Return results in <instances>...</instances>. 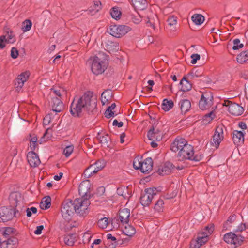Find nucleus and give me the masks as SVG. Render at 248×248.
Wrapping results in <instances>:
<instances>
[{
	"label": "nucleus",
	"instance_id": "34",
	"mask_svg": "<svg viewBox=\"0 0 248 248\" xmlns=\"http://www.w3.org/2000/svg\"><path fill=\"white\" fill-rule=\"evenodd\" d=\"M117 193L118 195L123 196L124 199H128L131 195L128 188L125 187L118 188L117 190Z\"/></svg>",
	"mask_w": 248,
	"mask_h": 248
},
{
	"label": "nucleus",
	"instance_id": "1",
	"mask_svg": "<svg viewBox=\"0 0 248 248\" xmlns=\"http://www.w3.org/2000/svg\"><path fill=\"white\" fill-rule=\"evenodd\" d=\"M96 106V101L93 98V93L87 92L81 96L74 98L70 106V112L74 116H78L83 110L92 111Z\"/></svg>",
	"mask_w": 248,
	"mask_h": 248
},
{
	"label": "nucleus",
	"instance_id": "42",
	"mask_svg": "<svg viewBox=\"0 0 248 248\" xmlns=\"http://www.w3.org/2000/svg\"><path fill=\"white\" fill-rule=\"evenodd\" d=\"M109 222L107 217H104L99 219L97 225L101 229H105L107 228Z\"/></svg>",
	"mask_w": 248,
	"mask_h": 248
},
{
	"label": "nucleus",
	"instance_id": "19",
	"mask_svg": "<svg viewBox=\"0 0 248 248\" xmlns=\"http://www.w3.org/2000/svg\"><path fill=\"white\" fill-rule=\"evenodd\" d=\"M102 45L104 48L109 53L116 52L119 49V44L117 42L108 40L103 43Z\"/></svg>",
	"mask_w": 248,
	"mask_h": 248
},
{
	"label": "nucleus",
	"instance_id": "7",
	"mask_svg": "<svg viewBox=\"0 0 248 248\" xmlns=\"http://www.w3.org/2000/svg\"><path fill=\"white\" fill-rule=\"evenodd\" d=\"M74 201L66 200L64 201L61 208V214L63 218L67 220L70 219L75 212Z\"/></svg>",
	"mask_w": 248,
	"mask_h": 248
},
{
	"label": "nucleus",
	"instance_id": "31",
	"mask_svg": "<svg viewBox=\"0 0 248 248\" xmlns=\"http://www.w3.org/2000/svg\"><path fill=\"white\" fill-rule=\"evenodd\" d=\"M76 234H69L64 237V243L69 246H73L76 240Z\"/></svg>",
	"mask_w": 248,
	"mask_h": 248
},
{
	"label": "nucleus",
	"instance_id": "49",
	"mask_svg": "<svg viewBox=\"0 0 248 248\" xmlns=\"http://www.w3.org/2000/svg\"><path fill=\"white\" fill-rule=\"evenodd\" d=\"M113 109L108 108L104 113L105 117L108 119H109L110 118L114 117V116H115L117 115V114L115 113L114 111H113Z\"/></svg>",
	"mask_w": 248,
	"mask_h": 248
},
{
	"label": "nucleus",
	"instance_id": "55",
	"mask_svg": "<svg viewBox=\"0 0 248 248\" xmlns=\"http://www.w3.org/2000/svg\"><path fill=\"white\" fill-rule=\"evenodd\" d=\"M105 161L104 160H99L95 163L92 164V165L95 166V167H98L100 169H102L105 166Z\"/></svg>",
	"mask_w": 248,
	"mask_h": 248
},
{
	"label": "nucleus",
	"instance_id": "62",
	"mask_svg": "<svg viewBox=\"0 0 248 248\" xmlns=\"http://www.w3.org/2000/svg\"><path fill=\"white\" fill-rule=\"evenodd\" d=\"M43 229H44L43 225H40V226H37L36 229L34 231V232L36 235L41 234Z\"/></svg>",
	"mask_w": 248,
	"mask_h": 248
},
{
	"label": "nucleus",
	"instance_id": "11",
	"mask_svg": "<svg viewBox=\"0 0 248 248\" xmlns=\"http://www.w3.org/2000/svg\"><path fill=\"white\" fill-rule=\"evenodd\" d=\"M213 97L208 93L203 94L199 103V106L201 109L205 110L210 108L213 104Z\"/></svg>",
	"mask_w": 248,
	"mask_h": 248
},
{
	"label": "nucleus",
	"instance_id": "30",
	"mask_svg": "<svg viewBox=\"0 0 248 248\" xmlns=\"http://www.w3.org/2000/svg\"><path fill=\"white\" fill-rule=\"evenodd\" d=\"M123 233L129 236V237H132L133 235H134L136 233V230L131 225H129L128 223L125 224V226H124V228L123 229Z\"/></svg>",
	"mask_w": 248,
	"mask_h": 248
},
{
	"label": "nucleus",
	"instance_id": "10",
	"mask_svg": "<svg viewBox=\"0 0 248 248\" xmlns=\"http://www.w3.org/2000/svg\"><path fill=\"white\" fill-rule=\"evenodd\" d=\"M224 240L228 244L233 245L237 247L241 244L243 237L232 232H228L224 235Z\"/></svg>",
	"mask_w": 248,
	"mask_h": 248
},
{
	"label": "nucleus",
	"instance_id": "5",
	"mask_svg": "<svg viewBox=\"0 0 248 248\" xmlns=\"http://www.w3.org/2000/svg\"><path fill=\"white\" fill-rule=\"evenodd\" d=\"M214 230L213 224L206 226L202 232L198 234L197 240L191 243L190 248H200L201 246L208 241L209 235L211 234Z\"/></svg>",
	"mask_w": 248,
	"mask_h": 248
},
{
	"label": "nucleus",
	"instance_id": "50",
	"mask_svg": "<svg viewBox=\"0 0 248 248\" xmlns=\"http://www.w3.org/2000/svg\"><path fill=\"white\" fill-rule=\"evenodd\" d=\"M131 19L132 21L136 24H139L142 20V18L137 13L136 14L134 15L133 14L131 15Z\"/></svg>",
	"mask_w": 248,
	"mask_h": 248
},
{
	"label": "nucleus",
	"instance_id": "52",
	"mask_svg": "<svg viewBox=\"0 0 248 248\" xmlns=\"http://www.w3.org/2000/svg\"><path fill=\"white\" fill-rule=\"evenodd\" d=\"M163 204L164 202L162 200H158L154 207L155 210L158 212L161 211L162 209Z\"/></svg>",
	"mask_w": 248,
	"mask_h": 248
},
{
	"label": "nucleus",
	"instance_id": "41",
	"mask_svg": "<svg viewBox=\"0 0 248 248\" xmlns=\"http://www.w3.org/2000/svg\"><path fill=\"white\" fill-rule=\"evenodd\" d=\"M110 14L112 17L115 20H118L121 16V12L118 7H113L110 11Z\"/></svg>",
	"mask_w": 248,
	"mask_h": 248
},
{
	"label": "nucleus",
	"instance_id": "47",
	"mask_svg": "<svg viewBox=\"0 0 248 248\" xmlns=\"http://www.w3.org/2000/svg\"><path fill=\"white\" fill-rule=\"evenodd\" d=\"M50 93L51 94H54L57 96L61 97L62 95L65 93V92L63 89H55L54 88H51Z\"/></svg>",
	"mask_w": 248,
	"mask_h": 248
},
{
	"label": "nucleus",
	"instance_id": "64",
	"mask_svg": "<svg viewBox=\"0 0 248 248\" xmlns=\"http://www.w3.org/2000/svg\"><path fill=\"white\" fill-rule=\"evenodd\" d=\"M113 126H117L118 127H121L123 125V123L122 122H119L117 120H114L113 122Z\"/></svg>",
	"mask_w": 248,
	"mask_h": 248
},
{
	"label": "nucleus",
	"instance_id": "57",
	"mask_svg": "<svg viewBox=\"0 0 248 248\" xmlns=\"http://www.w3.org/2000/svg\"><path fill=\"white\" fill-rule=\"evenodd\" d=\"M200 55L198 54H193L191 55V63L192 64H195L197 62V60H200Z\"/></svg>",
	"mask_w": 248,
	"mask_h": 248
},
{
	"label": "nucleus",
	"instance_id": "54",
	"mask_svg": "<svg viewBox=\"0 0 248 248\" xmlns=\"http://www.w3.org/2000/svg\"><path fill=\"white\" fill-rule=\"evenodd\" d=\"M50 130V128H47L46 130V132H45V133L43 135V136L41 138V139L39 141L40 144H41L43 142L45 141L46 140H47L50 137L51 134H49V135H48V131Z\"/></svg>",
	"mask_w": 248,
	"mask_h": 248
},
{
	"label": "nucleus",
	"instance_id": "16",
	"mask_svg": "<svg viewBox=\"0 0 248 248\" xmlns=\"http://www.w3.org/2000/svg\"><path fill=\"white\" fill-rule=\"evenodd\" d=\"M223 138V131L222 126H218L213 136L212 145L217 148Z\"/></svg>",
	"mask_w": 248,
	"mask_h": 248
},
{
	"label": "nucleus",
	"instance_id": "44",
	"mask_svg": "<svg viewBox=\"0 0 248 248\" xmlns=\"http://www.w3.org/2000/svg\"><path fill=\"white\" fill-rule=\"evenodd\" d=\"M32 26V23L30 20L27 19L23 22V26L22 30L23 32H27L29 31Z\"/></svg>",
	"mask_w": 248,
	"mask_h": 248
},
{
	"label": "nucleus",
	"instance_id": "27",
	"mask_svg": "<svg viewBox=\"0 0 248 248\" xmlns=\"http://www.w3.org/2000/svg\"><path fill=\"white\" fill-rule=\"evenodd\" d=\"M134 7L139 10L145 9L147 5L146 0H131Z\"/></svg>",
	"mask_w": 248,
	"mask_h": 248
},
{
	"label": "nucleus",
	"instance_id": "13",
	"mask_svg": "<svg viewBox=\"0 0 248 248\" xmlns=\"http://www.w3.org/2000/svg\"><path fill=\"white\" fill-rule=\"evenodd\" d=\"M228 108V112L234 116H239L244 112V108L236 103L228 102L225 105Z\"/></svg>",
	"mask_w": 248,
	"mask_h": 248
},
{
	"label": "nucleus",
	"instance_id": "36",
	"mask_svg": "<svg viewBox=\"0 0 248 248\" xmlns=\"http://www.w3.org/2000/svg\"><path fill=\"white\" fill-rule=\"evenodd\" d=\"M51 205V198L50 197H44L40 204V207L42 209L46 210L50 207Z\"/></svg>",
	"mask_w": 248,
	"mask_h": 248
},
{
	"label": "nucleus",
	"instance_id": "23",
	"mask_svg": "<svg viewBox=\"0 0 248 248\" xmlns=\"http://www.w3.org/2000/svg\"><path fill=\"white\" fill-rule=\"evenodd\" d=\"M101 170L102 169L99 167L91 165L85 170L84 172V176L88 178H90Z\"/></svg>",
	"mask_w": 248,
	"mask_h": 248
},
{
	"label": "nucleus",
	"instance_id": "18",
	"mask_svg": "<svg viewBox=\"0 0 248 248\" xmlns=\"http://www.w3.org/2000/svg\"><path fill=\"white\" fill-rule=\"evenodd\" d=\"M27 157L29 164L32 167H36L40 163L38 155L33 152H29Z\"/></svg>",
	"mask_w": 248,
	"mask_h": 248
},
{
	"label": "nucleus",
	"instance_id": "20",
	"mask_svg": "<svg viewBox=\"0 0 248 248\" xmlns=\"http://www.w3.org/2000/svg\"><path fill=\"white\" fill-rule=\"evenodd\" d=\"M130 216V210L124 208L120 211L119 218L123 224H127L129 221Z\"/></svg>",
	"mask_w": 248,
	"mask_h": 248
},
{
	"label": "nucleus",
	"instance_id": "12",
	"mask_svg": "<svg viewBox=\"0 0 248 248\" xmlns=\"http://www.w3.org/2000/svg\"><path fill=\"white\" fill-rule=\"evenodd\" d=\"M91 185L89 181L82 182L79 186V193L81 196V198H89L91 196L90 193Z\"/></svg>",
	"mask_w": 248,
	"mask_h": 248
},
{
	"label": "nucleus",
	"instance_id": "63",
	"mask_svg": "<svg viewBox=\"0 0 248 248\" xmlns=\"http://www.w3.org/2000/svg\"><path fill=\"white\" fill-rule=\"evenodd\" d=\"M246 224L244 223H241L238 225L237 228L236 229V231L237 232H241L244 230L246 229Z\"/></svg>",
	"mask_w": 248,
	"mask_h": 248
},
{
	"label": "nucleus",
	"instance_id": "4",
	"mask_svg": "<svg viewBox=\"0 0 248 248\" xmlns=\"http://www.w3.org/2000/svg\"><path fill=\"white\" fill-rule=\"evenodd\" d=\"M88 62L91 64V70L93 73L95 75L103 73L108 66L107 60L100 58L99 56L91 57Z\"/></svg>",
	"mask_w": 248,
	"mask_h": 248
},
{
	"label": "nucleus",
	"instance_id": "17",
	"mask_svg": "<svg viewBox=\"0 0 248 248\" xmlns=\"http://www.w3.org/2000/svg\"><path fill=\"white\" fill-rule=\"evenodd\" d=\"M50 105L52 107V112H60L63 108V104L60 98L53 97L50 102Z\"/></svg>",
	"mask_w": 248,
	"mask_h": 248
},
{
	"label": "nucleus",
	"instance_id": "40",
	"mask_svg": "<svg viewBox=\"0 0 248 248\" xmlns=\"http://www.w3.org/2000/svg\"><path fill=\"white\" fill-rule=\"evenodd\" d=\"M215 114L214 111H211L208 114L205 115L202 118V123L207 124L210 123L215 117Z\"/></svg>",
	"mask_w": 248,
	"mask_h": 248
},
{
	"label": "nucleus",
	"instance_id": "22",
	"mask_svg": "<svg viewBox=\"0 0 248 248\" xmlns=\"http://www.w3.org/2000/svg\"><path fill=\"white\" fill-rule=\"evenodd\" d=\"M17 243L16 238H10L6 240L1 241L0 239V248H14Z\"/></svg>",
	"mask_w": 248,
	"mask_h": 248
},
{
	"label": "nucleus",
	"instance_id": "28",
	"mask_svg": "<svg viewBox=\"0 0 248 248\" xmlns=\"http://www.w3.org/2000/svg\"><path fill=\"white\" fill-rule=\"evenodd\" d=\"M170 29L172 31H176L177 30V18L174 16H169L167 20Z\"/></svg>",
	"mask_w": 248,
	"mask_h": 248
},
{
	"label": "nucleus",
	"instance_id": "43",
	"mask_svg": "<svg viewBox=\"0 0 248 248\" xmlns=\"http://www.w3.org/2000/svg\"><path fill=\"white\" fill-rule=\"evenodd\" d=\"M142 158L137 157L134 158L133 162V167L136 170H141L142 167Z\"/></svg>",
	"mask_w": 248,
	"mask_h": 248
},
{
	"label": "nucleus",
	"instance_id": "24",
	"mask_svg": "<svg viewBox=\"0 0 248 248\" xmlns=\"http://www.w3.org/2000/svg\"><path fill=\"white\" fill-rule=\"evenodd\" d=\"M112 97V92L110 90H106L104 91L101 96V101L103 105H105L111 100Z\"/></svg>",
	"mask_w": 248,
	"mask_h": 248
},
{
	"label": "nucleus",
	"instance_id": "53",
	"mask_svg": "<svg viewBox=\"0 0 248 248\" xmlns=\"http://www.w3.org/2000/svg\"><path fill=\"white\" fill-rule=\"evenodd\" d=\"M53 112H51L50 113L46 115L43 120V124L45 125H47L50 124L52 121L51 116L53 115Z\"/></svg>",
	"mask_w": 248,
	"mask_h": 248
},
{
	"label": "nucleus",
	"instance_id": "37",
	"mask_svg": "<svg viewBox=\"0 0 248 248\" xmlns=\"http://www.w3.org/2000/svg\"><path fill=\"white\" fill-rule=\"evenodd\" d=\"M180 84L182 86L181 90L183 92L188 91L192 88L191 84L189 83V82L188 80H186L185 77L183 78Z\"/></svg>",
	"mask_w": 248,
	"mask_h": 248
},
{
	"label": "nucleus",
	"instance_id": "15",
	"mask_svg": "<svg viewBox=\"0 0 248 248\" xmlns=\"http://www.w3.org/2000/svg\"><path fill=\"white\" fill-rule=\"evenodd\" d=\"M29 72L25 71L18 76L15 82L16 88L17 91H19L21 89L25 82L29 78Z\"/></svg>",
	"mask_w": 248,
	"mask_h": 248
},
{
	"label": "nucleus",
	"instance_id": "29",
	"mask_svg": "<svg viewBox=\"0 0 248 248\" xmlns=\"http://www.w3.org/2000/svg\"><path fill=\"white\" fill-rule=\"evenodd\" d=\"M179 105L182 112L184 113L188 111L191 107L190 102L187 99L181 100L179 103Z\"/></svg>",
	"mask_w": 248,
	"mask_h": 248
},
{
	"label": "nucleus",
	"instance_id": "35",
	"mask_svg": "<svg viewBox=\"0 0 248 248\" xmlns=\"http://www.w3.org/2000/svg\"><path fill=\"white\" fill-rule=\"evenodd\" d=\"M204 17L201 14H194L191 17V20L196 25H201L204 21Z\"/></svg>",
	"mask_w": 248,
	"mask_h": 248
},
{
	"label": "nucleus",
	"instance_id": "38",
	"mask_svg": "<svg viewBox=\"0 0 248 248\" xmlns=\"http://www.w3.org/2000/svg\"><path fill=\"white\" fill-rule=\"evenodd\" d=\"M248 60V50L241 52L237 57V62L243 64Z\"/></svg>",
	"mask_w": 248,
	"mask_h": 248
},
{
	"label": "nucleus",
	"instance_id": "6",
	"mask_svg": "<svg viewBox=\"0 0 248 248\" xmlns=\"http://www.w3.org/2000/svg\"><path fill=\"white\" fill-rule=\"evenodd\" d=\"M75 213L81 217L86 216L89 212L90 201L87 198H80L74 200Z\"/></svg>",
	"mask_w": 248,
	"mask_h": 248
},
{
	"label": "nucleus",
	"instance_id": "51",
	"mask_svg": "<svg viewBox=\"0 0 248 248\" xmlns=\"http://www.w3.org/2000/svg\"><path fill=\"white\" fill-rule=\"evenodd\" d=\"M92 237V234L91 232L88 231L85 232L83 236V241L84 243H88L89 242Z\"/></svg>",
	"mask_w": 248,
	"mask_h": 248
},
{
	"label": "nucleus",
	"instance_id": "61",
	"mask_svg": "<svg viewBox=\"0 0 248 248\" xmlns=\"http://www.w3.org/2000/svg\"><path fill=\"white\" fill-rule=\"evenodd\" d=\"M117 245L116 241L107 242L106 248H115Z\"/></svg>",
	"mask_w": 248,
	"mask_h": 248
},
{
	"label": "nucleus",
	"instance_id": "2",
	"mask_svg": "<svg viewBox=\"0 0 248 248\" xmlns=\"http://www.w3.org/2000/svg\"><path fill=\"white\" fill-rule=\"evenodd\" d=\"M172 152L177 153V156L179 160L184 159L200 161L202 157V155H195L193 147L187 143V141L184 138H176L171 145Z\"/></svg>",
	"mask_w": 248,
	"mask_h": 248
},
{
	"label": "nucleus",
	"instance_id": "60",
	"mask_svg": "<svg viewBox=\"0 0 248 248\" xmlns=\"http://www.w3.org/2000/svg\"><path fill=\"white\" fill-rule=\"evenodd\" d=\"M18 56V51L16 48L13 47L11 50V56L13 59L16 58Z\"/></svg>",
	"mask_w": 248,
	"mask_h": 248
},
{
	"label": "nucleus",
	"instance_id": "56",
	"mask_svg": "<svg viewBox=\"0 0 248 248\" xmlns=\"http://www.w3.org/2000/svg\"><path fill=\"white\" fill-rule=\"evenodd\" d=\"M37 141V138L36 136H33L31 138V139L30 140L31 141V144L30 147L31 149L34 150L35 149L36 147V143Z\"/></svg>",
	"mask_w": 248,
	"mask_h": 248
},
{
	"label": "nucleus",
	"instance_id": "9",
	"mask_svg": "<svg viewBox=\"0 0 248 248\" xmlns=\"http://www.w3.org/2000/svg\"><path fill=\"white\" fill-rule=\"evenodd\" d=\"M155 188H149L146 189L145 193L140 198V203L143 206H148L153 200L154 196L157 193Z\"/></svg>",
	"mask_w": 248,
	"mask_h": 248
},
{
	"label": "nucleus",
	"instance_id": "32",
	"mask_svg": "<svg viewBox=\"0 0 248 248\" xmlns=\"http://www.w3.org/2000/svg\"><path fill=\"white\" fill-rule=\"evenodd\" d=\"M97 138L102 146H108L110 138L108 135H102L98 134Z\"/></svg>",
	"mask_w": 248,
	"mask_h": 248
},
{
	"label": "nucleus",
	"instance_id": "39",
	"mask_svg": "<svg viewBox=\"0 0 248 248\" xmlns=\"http://www.w3.org/2000/svg\"><path fill=\"white\" fill-rule=\"evenodd\" d=\"M173 102L172 100H168L165 99L163 100L162 104V108L165 111H168L173 107Z\"/></svg>",
	"mask_w": 248,
	"mask_h": 248
},
{
	"label": "nucleus",
	"instance_id": "3",
	"mask_svg": "<svg viewBox=\"0 0 248 248\" xmlns=\"http://www.w3.org/2000/svg\"><path fill=\"white\" fill-rule=\"evenodd\" d=\"M13 199V204L16 206V211L14 213L12 209L2 207L0 208V221L5 222L11 220L13 217L16 216V214L19 215L20 211L24 209V204L22 200L19 193H14L10 196Z\"/></svg>",
	"mask_w": 248,
	"mask_h": 248
},
{
	"label": "nucleus",
	"instance_id": "21",
	"mask_svg": "<svg viewBox=\"0 0 248 248\" xmlns=\"http://www.w3.org/2000/svg\"><path fill=\"white\" fill-rule=\"evenodd\" d=\"M153 161L151 157H148L142 162L141 171L143 173H149L153 168Z\"/></svg>",
	"mask_w": 248,
	"mask_h": 248
},
{
	"label": "nucleus",
	"instance_id": "14",
	"mask_svg": "<svg viewBox=\"0 0 248 248\" xmlns=\"http://www.w3.org/2000/svg\"><path fill=\"white\" fill-rule=\"evenodd\" d=\"M16 41L15 35L12 31H8L4 35L0 37V48L5 47V43L13 44Z\"/></svg>",
	"mask_w": 248,
	"mask_h": 248
},
{
	"label": "nucleus",
	"instance_id": "26",
	"mask_svg": "<svg viewBox=\"0 0 248 248\" xmlns=\"http://www.w3.org/2000/svg\"><path fill=\"white\" fill-rule=\"evenodd\" d=\"M172 165L170 162L166 163L163 166L159 168L158 172L159 174L164 175L169 174L171 170Z\"/></svg>",
	"mask_w": 248,
	"mask_h": 248
},
{
	"label": "nucleus",
	"instance_id": "46",
	"mask_svg": "<svg viewBox=\"0 0 248 248\" xmlns=\"http://www.w3.org/2000/svg\"><path fill=\"white\" fill-rule=\"evenodd\" d=\"M0 232L2 234L5 238H7L13 232V229L11 227L4 228L0 230Z\"/></svg>",
	"mask_w": 248,
	"mask_h": 248
},
{
	"label": "nucleus",
	"instance_id": "25",
	"mask_svg": "<svg viewBox=\"0 0 248 248\" xmlns=\"http://www.w3.org/2000/svg\"><path fill=\"white\" fill-rule=\"evenodd\" d=\"M233 140L236 144H239L244 140V134L241 131L234 130L233 132Z\"/></svg>",
	"mask_w": 248,
	"mask_h": 248
},
{
	"label": "nucleus",
	"instance_id": "48",
	"mask_svg": "<svg viewBox=\"0 0 248 248\" xmlns=\"http://www.w3.org/2000/svg\"><path fill=\"white\" fill-rule=\"evenodd\" d=\"M233 46L232 49L233 50H238L243 47L244 45L243 44L240 43V41L239 39H235L233 41Z\"/></svg>",
	"mask_w": 248,
	"mask_h": 248
},
{
	"label": "nucleus",
	"instance_id": "58",
	"mask_svg": "<svg viewBox=\"0 0 248 248\" xmlns=\"http://www.w3.org/2000/svg\"><path fill=\"white\" fill-rule=\"evenodd\" d=\"M27 216L30 217L31 216V213H36L37 212V209L34 207H31L30 208H27L26 209Z\"/></svg>",
	"mask_w": 248,
	"mask_h": 248
},
{
	"label": "nucleus",
	"instance_id": "59",
	"mask_svg": "<svg viewBox=\"0 0 248 248\" xmlns=\"http://www.w3.org/2000/svg\"><path fill=\"white\" fill-rule=\"evenodd\" d=\"M188 76L190 79H193L199 77L200 75L198 73L197 71L192 70L188 74Z\"/></svg>",
	"mask_w": 248,
	"mask_h": 248
},
{
	"label": "nucleus",
	"instance_id": "45",
	"mask_svg": "<svg viewBox=\"0 0 248 248\" xmlns=\"http://www.w3.org/2000/svg\"><path fill=\"white\" fill-rule=\"evenodd\" d=\"M74 150V146L72 145H69L66 146L63 150V154L64 155L65 157H69L71 154L73 153Z\"/></svg>",
	"mask_w": 248,
	"mask_h": 248
},
{
	"label": "nucleus",
	"instance_id": "33",
	"mask_svg": "<svg viewBox=\"0 0 248 248\" xmlns=\"http://www.w3.org/2000/svg\"><path fill=\"white\" fill-rule=\"evenodd\" d=\"M147 137L151 140H160L162 137L159 135L157 131H155L154 128L151 129L148 132Z\"/></svg>",
	"mask_w": 248,
	"mask_h": 248
},
{
	"label": "nucleus",
	"instance_id": "8",
	"mask_svg": "<svg viewBox=\"0 0 248 248\" xmlns=\"http://www.w3.org/2000/svg\"><path fill=\"white\" fill-rule=\"evenodd\" d=\"M131 30L130 27L126 25H111L109 26L108 32L116 38H120L126 34Z\"/></svg>",
	"mask_w": 248,
	"mask_h": 248
}]
</instances>
